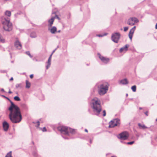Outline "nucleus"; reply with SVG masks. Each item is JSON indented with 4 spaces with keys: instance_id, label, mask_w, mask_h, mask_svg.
<instances>
[{
    "instance_id": "f3484780",
    "label": "nucleus",
    "mask_w": 157,
    "mask_h": 157,
    "mask_svg": "<svg viewBox=\"0 0 157 157\" xmlns=\"http://www.w3.org/2000/svg\"><path fill=\"white\" fill-rule=\"evenodd\" d=\"M75 132V129L71 128L68 127V134L69 133H70L72 134H74Z\"/></svg>"
},
{
    "instance_id": "7ed1b4c3",
    "label": "nucleus",
    "mask_w": 157,
    "mask_h": 157,
    "mask_svg": "<svg viewBox=\"0 0 157 157\" xmlns=\"http://www.w3.org/2000/svg\"><path fill=\"white\" fill-rule=\"evenodd\" d=\"M109 85L107 82H104L98 86V92L100 95L106 94L109 88Z\"/></svg>"
},
{
    "instance_id": "2eb2a0df",
    "label": "nucleus",
    "mask_w": 157,
    "mask_h": 157,
    "mask_svg": "<svg viewBox=\"0 0 157 157\" xmlns=\"http://www.w3.org/2000/svg\"><path fill=\"white\" fill-rule=\"evenodd\" d=\"M51 33L52 34L55 33L57 31V28L55 26L52 27L51 28L48 29Z\"/></svg>"
},
{
    "instance_id": "09e8293b",
    "label": "nucleus",
    "mask_w": 157,
    "mask_h": 157,
    "mask_svg": "<svg viewBox=\"0 0 157 157\" xmlns=\"http://www.w3.org/2000/svg\"><path fill=\"white\" fill-rule=\"evenodd\" d=\"M5 0L6 1H7V0Z\"/></svg>"
},
{
    "instance_id": "c03bdc74",
    "label": "nucleus",
    "mask_w": 157,
    "mask_h": 157,
    "mask_svg": "<svg viewBox=\"0 0 157 157\" xmlns=\"http://www.w3.org/2000/svg\"><path fill=\"white\" fill-rule=\"evenodd\" d=\"M92 140H90V143H92Z\"/></svg>"
},
{
    "instance_id": "9b49d317",
    "label": "nucleus",
    "mask_w": 157,
    "mask_h": 157,
    "mask_svg": "<svg viewBox=\"0 0 157 157\" xmlns=\"http://www.w3.org/2000/svg\"><path fill=\"white\" fill-rule=\"evenodd\" d=\"M136 28V27L134 26L130 29L129 31L128 36L131 40H132L133 34L134 33Z\"/></svg>"
},
{
    "instance_id": "a18cd8bd",
    "label": "nucleus",
    "mask_w": 157,
    "mask_h": 157,
    "mask_svg": "<svg viewBox=\"0 0 157 157\" xmlns=\"http://www.w3.org/2000/svg\"><path fill=\"white\" fill-rule=\"evenodd\" d=\"M98 36H101V35H98Z\"/></svg>"
},
{
    "instance_id": "58836bf2",
    "label": "nucleus",
    "mask_w": 157,
    "mask_h": 157,
    "mask_svg": "<svg viewBox=\"0 0 157 157\" xmlns=\"http://www.w3.org/2000/svg\"><path fill=\"white\" fill-rule=\"evenodd\" d=\"M85 131L86 132H88V130H87V129H85Z\"/></svg>"
},
{
    "instance_id": "ea45409f",
    "label": "nucleus",
    "mask_w": 157,
    "mask_h": 157,
    "mask_svg": "<svg viewBox=\"0 0 157 157\" xmlns=\"http://www.w3.org/2000/svg\"><path fill=\"white\" fill-rule=\"evenodd\" d=\"M1 90V91H3V92H5V90H4V89H2Z\"/></svg>"
},
{
    "instance_id": "dca6fc26",
    "label": "nucleus",
    "mask_w": 157,
    "mask_h": 157,
    "mask_svg": "<svg viewBox=\"0 0 157 157\" xmlns=\"http://www.w3.org/2000/svg\"><path fill=\"white\" fill-rule=\"evenodd\" d=\"M55 19V17H52L48 21V23H49L48 25V26L49 27H51L52 24H53V22L54 21V19Z\"/></svg>"
},
{
    "instance_id": "72a5a7b5",
    "label": "nucleus",
    "mask_w": 157,
    "mask_h": 157,
    "mask_svg": "<svg viewBox=\"0 0 157 157\" xmlns=\"http://www.w3.org/2000/svg\"><path fill=\"white\" fill-rule=\"evenodd\" d=\"M56 17L57 19H58L59 20H60V18L57 15H56V16L55 17V18Z\"/></svg>"
},
{
    "instance_id": "1a4fd4ad",
    "label": "nucleus",
    "mask_w": 157,
    "mask_h": 157,
    "mask_svg": "<svg viewBox=\"0 0 157 157\" xmlns=\"http://www.w3.org/2000/svg\"><path fill=\"white\" fill-rule=\"evenodd\" d=\"M119 136L120 139L122 140H125L128 138L129 134L127 132H124L120 133Z\"/></svg>"
},
{
    "instance_id": "473e14b6",
    "label": "nucleus",
    "mask_w": 157,
    "mask_h": 157,
    "mask_svg": "<svg viewBox=\"0 0 157 157\" xmlns=\"http://www.w3.org/2000/svg\"><path fill=\"white\" fill-rule=\"evenodd\" d=\"M37 124V125L36 126L37 127H39V126L40 125V122L39 121H38L36 123Z\"/></svg>"
},
{
    "instance_id": "2f4dec72",
    "label": "nucleus",
    "mask_w": 157,
    "mask_h": 157,
    "mask_svg": "<svg viewBox=\"0 0 157 157\" xmlns=\"http://www.w3.org/2000/svg\"><path fill=\"white\" fill-rule=\"evenodd\" d=\"M134 143V141H132V142H128L127 143V144H133Z\"/></svg>"
},
{
    "instance_id": "f8f14e48",
    "label": "nucleus",
    "mask_w": 157,
    "mask_h": 157,
    "mask_svg": "<svg viewBox=\"0 0 157 157\" xmlns=\"http://www.w3.org/2000/svg\"><path fill=\"white\" fill-rule=\"evenodd\" d=\"M9 126L8 123L6 121H4L3 123V127L4 130L6 131L8 130Z\"/></svg>"
},
{
    "instance_id": "5701e85b",
    "label": "nucleus",
    "mask_w": 157,
    "mask_h": 157,
    "mask_svg": "<svg viewBox=\"0 0 157 157\" xmlns=\"http://www.w3.org/2000/svg\"><path fill=\"white\" fill-rule=\"evenodd\" d=\"M30 36L32 38H35L36 37V35L35 33H32L30 34Z\"/></svg>"
},
{
    "instance_id": "4be33fe9",
    "label": "nucleus",
    "mask_w": 157,
    "mask_h": 157,
    "mask_svg": "<svg viewBox=\"0 0 157 157\" xmlns=\"http://www.w3.org/2000/svg\"><path fill=\"white\" fill-rule=\"evenodd\" d=\"M5 15L9 17H10L11 15V13L10 11H6L5 13Z\"/></svg>"
},
{
    "instance_id": "a878e982",
    "label": "nucleus",
    "mask_w": 157,
    "mask_h": 157,
    "mask_svg": "<svg viewBox=\"0 0 157 157\" xmlns=\"http://www.w3.org/2000/svg\"><path fill=\"white\" fill-rule=\"evenodd\" d=\"M14 99L17 101H20V99L19 98L18 96H15L14 98Z\"/></svg>"
},
{
    "instance_id": "f257e3e1",
    "label": "nucleus",
    "mask_w": 157,
    "mask_h": 157,
    "mask_svg": "<svg viewBox=\"0 0 157 157\" xmlns=\"http://www.w3.org/2000/svg\"><path fill=\"white\" fill-rule=\"evenodd\" d=\"M8 110L10 112L9 118L12 123H17L21 121L22 116L20 109L17 105L11 101V105Z\"/></svg>"
},
{
    "instance_id": "37998d69",
    "label": "nucleus",
    "mask_w": 157,
    "mask_h": 157,
    "mask_svg": "<svg viewBox=\"0 0 157 157\" xmlns=\"http://www.w3.org/2000/svg\"><path fill=\"white\" fill-rule=\"evenodd\" d=\"M111 157H117V156H112Z\"/></svg>"
},
{
    "instance_id": "f03ea898",
    "label": "nucleus",
    "mask_w": 157,
    "mask_h": 157,
    "mask_svg": "<svg viewBox=\"0 0 157 157\" xmlns=\"http://www.w3.org/2000/svg\"><path fill=\"white\" fill-rule=\"evenodd\" d=\"M92 104L94 111L99 114L101 110V107L100 100L97 98H94L92 100Z\"/></svg>"
},
{
    "instance_id": "423d86ee",
    "label": "nucleus",
    "mask_w": 157,
    "mask_h": 157,
    "mask_svg": "<svg viewBox=\"0 0 157 157\" xmlns=\"http://www.w3.org/2000/svg\"><path fill=\"white\" fill-rule=\"evenodd\" d=\"M139 21L136 17H132L130 18L128 20L127 23L129 25L132 26L136 23L138 22Z\"/></svg>"
},
{
    "instance_id": "39448f33",
    "label": "nucleus",
    "mask_w": 157,
    "mask_h": 157,
    "mask_svg": "<svg viewBox=\"0 0 157 157\" xmlns=\"http://www.w3.org/2000/svg\"><path fill=\"white\" fill-rule=\"evenodd\" d=\"M120 123V120L117 119H113L109 122V128H113L118 125Z\"/></svg>"
},
{
    "instance_id": "e433bc0d",
    "label": "nucleus",
    "mask_w": 157,
    "mask_h": 157,
    "mask_svg": "<svg viewBox=\"0 0 157 157\" xmlns=\"http://www.w3.org/2000/svg\"><path fill=\"white\" fill-rule=\"evenodd\" d=\"M13 77H12L10 78V81H13Z\"/></svg>"
},
{
    "instance_id": "6e6552de",
    "label": "nucleus",
    "mask_w": 157,
    "mask_h": 157,
    "mask_svg": "<svg viewBox=\"0 0 157 157\" xmlns=\"http://www.w3.org/2000/svg\"><path fill=\"white\" fill-rule=\"evenodd\" d=\"M120 34L117 33L112 34V40L116 43H117L120 37Z\"/></svg>"
},
{
    "instance_id": "79ce46f5",
    "label": "nucleus",
    "mask_w": 157,
    "mask_h": 157,
    "mask_svg": "<svg viewBox=\"0 0 157 157\" xmlns=\"http://www.w3.org/2000/svg\"><path fill=\"white\" fill-rule=\"evenodd\" d=\"M60 30H59V31H58L57 32L58 33H60Z\"/></svg>"
},
{
    "instance_id": "393cba45",
    "label": "nucleus",
    "mask_w": 157,
    "mask_h": 157,
    "mask_svg": "<svg viewBox=\"0 0 157 157\" xmlns=\"http://www.w3.org/2000/svg\"><path fill=\"white\" fill-rule=\"evenodd\" d=\"M5 157H12L11 155V152L10 151L8 153Z\"/></svg>"
},
{
    "instance_id": "c9c22d12",
    "label": "nucleus",
    "mask_w": 157,
    "mask_h": 157,
    "mask_svg": "<svg viewBox=\"0 0 157 157\" xmlns=\"http://www.w3.org/2000/svg\"><path fill=\"white\" fill-rule=\"evenodd\" d=\"M148 112H146L145 113V115L147 116H148Z\"/></svg>"
},
{
    "instance_id": "c85d7f7f",
    "label": "nucleus",
    "mask_w": 157,
    "mask_h": 157,
    "mask_svg": "<svg viewBox=\"0 0 157 157\" xmlns=\"http://www.w3.org/2000/svg\"><path fill=\"white\" fill-rule=\"evenodd\" d=\"M106 112L105 110H103V116L104 117H105L106 116Z\"/></svg>"
},
{
    "instance_id": "c756f323",
    "label": "nucleus",
    "mask_w": 157,
    "mask_h": 157,
    "mask_svg": "<svg viewBox=\"0 0 157 157\" xmlns=\"http://www.w3.org/2000/svg\"><path fill=\"white\" fill-rule=\"evenodd\" d=\"M16 88L20 87H21V85L20 84H17L16 86Z\"/></svg>"
},
{
    "instance_id": "4c0bfd02",
    "label": "nucleus",
    "mask_w": 157,
    "mask_h": 157,
    "mask_svg": "<svg viewBox=\"0 0 157 157\" xmlns=\"http://www.w3.org/2000/svg\"><path fill=\"white\" fill-rule=\"evenodd\" d=\"M9 93L10 94L12 93V92L10 91V90L9 91Z\"/></svg>"
},
{
    "instance_id": "f704fd0d",
    "label": "nucleus",
    "mask_w": 157,
    "mask_h": 157,
    "mask_svg": "<svg viewBox=\"0 0 157 157\" xmlns=\"http://www.w3.org/2000/svg\"><path fill=\"white\" fill-rule=\"evenodd\" d=\"M33 74H32V75H30V78H31V79L33 78Z\"/></svg>"
},
{
    "instance_id": "6ab92c4d",
    "label": "nucleus",
    "mask_w": 157,
    "mask_h": 157,
    "mask_svg": "<svg viewBox=\"0 0 157 157\" xmlns=\"http://www.w3.org/2000/svg\"><path fill=\"white\" fill-rule=\"evenodd\" d=\"M120 83L122 84H128V82L126 79H124L121 80L120 81Z\"/></svg>"
},
{
    "instance_id": "a19ab883",
    "label": "nucleus",
    "mask_w": 157,
    "mask_h": 157,
    "mask_svg": "<svg viewBox=\"0 0 157 157\" xmlns=\"http://www.w3.org/2000/svg\"><path fill=\"white\" fill-rule=\"evenodd\" d=\"M155 28L156 29H157V23L156 24L155 26Z\"/></svg>"
},
{
    "instance_id": "412c9836",
    "label": "nucleus",
    "mask_w": 157,
    "mask_h": 157,
    "mask_svg": "<svg viewBox=\"0 0 157 157\" xmlns=\"http://www.w3.org/2000/svg\"><path fill=\"white\" fill-rule=\"evenodd\" d=\"M138 126L139 127L141 128L142 129H145L147 128V127H146L145 125H142L141 124L139 123L138 124Z\"/></svg>"
},
{
    "instance_id": "aec40b11",
    "label": "nucleus",
    "mask_w": 157,
    "mask_h": 157,
    "mask_svg": "<svg viewBox=\"0 0 157 157\" xmlns=\"http://www.w3.org/2000/svg\"><path fill=\"white\" fill-rule=\"evenodd\" d=\"M31 86L30 82L26 80V88H29Z\"/></svg>"
},
{
    "instance_id": "9d476101",
    "label": "nucleus",
    "mask_w": 157,
    "mask_h": 157,
    "mask_svg": "<svg viewBox=\"0 0 157 157\" xmlns=\"http://www.w3.org/2000/svg\"><path fill=\"white\" fill-rule=\"evenodd\" d=\"M98 55L99 58L103 63H107L109 62L110 59L109 58L103 56L99 53H98Z\"/></svg>"
},
{
    "instance_id": "bb28decb",
    "label": "nucleus",
    "mask_w": 157,
    "mask_h": 157,
    "mask_svg": "<svg viewBox=\"0 0 157 157\" xmlns=\"http://www.w3.org/2000/svg\"><path fill=\"white\" fill-rule=\"evenodd\" d=\"M26 53L28 55V56H30V57H32V56H31L30 53V52H29V51H28V52H26Z\"/></svg>"
},
{
    "instance_id": "20e7f679",
    "label": "nucleus",
    "mask_w": 157,
    "mask_h": 157,
    "mask_svg": "<svg viewBox=\"0 0 157 157\" xmlns=\"http://www.w3.org/2000/svg\"><path fill=\"white\" fill-rule=\"evenodd\" d=\"M4 21H2L3 25V28L5 30L7 31H10L12 29V25L9 20H6L4 18Z\"/></svg>"
},
{
    "instance_id": "4468645a",
    "label": "nucleus",
    "mask_w": 157,
    "mask_h": 157,
    "mask_svg": "<svg viewBox=\"0 0 157 157\" xmlns=\"http://www.w3.org/2000/svg\"><path fill=\"white\" fill-rule=\"evenodd\" d=\"M54 51H53L52 54L50 55L47 62L48 65L46 66V69H48V68L50 67L51 65V58L52 56V54L54 52Z\"/></svg>"
},
{
    "instance_id": "7c9ffc66",
    "label": "nucleus",
    "mask_w": 157,
    "mask_h": 157,
    "mask_svg": "<svg viewBox=\"0 0 157 157\" xmlns=\"http://www.w3.org/2000/svg\"><path fill=\"white\" fill-rule=\"evenodd\" d=\"M42 131L43 132H46L47 131V130L46 129L45 127H44V128H43L42 129Z\"/></svg>"
},
{
    "instance_id": "ddd939ff",
    "label": "nucleus",
    "mask_w": 157,
    "mask_h": 157,
    "mask_svg": "<svg viewBox=\"0 0 157 157\" xmlns=\"http://www.w3.org/2000/svg\"><path fill=\"white\" fill-rule=\"evenodd\" d=\"M14 45L15 47L18 49H20L21 48V44L18 40H17L15 43Z\"/></svg>"
},
{
    "instance_id": "a211bd4d",
    "label": "nucleus",
    "mask_w": 157,
    "mask_h": 157,
    "mask_svg": "<svg viewBox=\"0 0 157 157\" xmlns=\"http://www.w3.org/2000/svg\"><path fill=\"white\" fill-rule=\"evenodd\" d=\"M128 47H129V46L128 45H127V44L125 46H124L123 48H122L120 49V52H122L123 51H127V49Z\"/></svg>"
},
{
    "instance_id": "49530a36",
    "label": "nucleus",
    "mask_w": 157,
    "mask_h": 157,
    "mask_svg": "<svg viewBox=\"0 0 157 157\" xmlns=\"http://www.w3.org/2000/svg\"><path fill=\"white\" fill-rule=\"evenodd\" d=\"M140 109H142V108H140Z\"/></svg>"
},
{
    "instance_id": "de8ad7c7",
    "label": "nucleus",
    "mask_w": 157,
    "mask_h": 157,
    "mask_svg": "<svg viewBox=\"0 0 157 157\" xmlns=\"http://www.w3.org/2000/svg\"><path fill=\"white\" fill-rule=\"evenodd\" d=\"M5 0L6 1H7V0Z\"/></svg>"
},
{
    "instance_id": "0eeeda50",
    "label": "nucleus",
    "mask_w": 157,
    "mask_h": 157,
    "mask_svg": "<svg viewBox=\"0 0 157 157\" xmlns=\"http://www.w3.org/2000/svg\"><path fill=\"white\" fill-rule=\"evenodd\" d=\"M68 128L65 126H60L58 127L57 129L62 133L66 135L68 134Z\"/></svg>"
},
{
    "instance_id": "cd10ccee",
    "label": "nucleus",
    "mask_w": 157,
    "mask_h": 157,
    "mask_svg": "<svg viewBox=\"0 0 157 157\" xmlns=\"http://www.w3.org/2000/svg\"><path fill=\"white\" fill-rule=\"evenodd\" d=\"M128 27H124V32H126V31H127L128 30Z\"/></svg>"
},
{
    "instance_id": "b1692460",
    "label": "nucleus",
    "mask_w": 157,
    "mask_h": 157,
    "mask_svg": "<svg viewBox=\"0 0 157 157\" xmlns=\"http://www.w3.org/2000/svg\"><path fill=\"white\" fill-rule=\"evenodd\" d=\"M131 89L133 92H136V86L135 85L132 86L131 87Z\"/></svg>"
}]
</instances>
